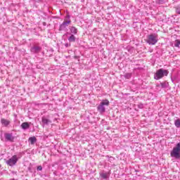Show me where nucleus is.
<instances>
[{"label": "nucleus", "instance_id": "f257e3e1", "mask_svg": "<svg viewBox=\"0 0 180 180\" xmlns=\"http://www.w3.org/2000/svg\"><path fill=\"white\" fill-rule=\"evenodd\" d=\"M168 74H169V71L167 70L162 68L159 69L154 75V79L158 81V79H161L162 78H164V77H168Z\"/></svg>", "mask_w": 180, "mask_h": 180}, {"label": "nucleus", "instance_id": "f03ea898", "mask_svg": "<svg viewBox=\"0 0 180 180\" xmlns=\"http://www.w3.org/2000/svg\"><path fill=\"white\" fill-rule=\"evenodd\" d=\"M170 155L172 158L180 160V142L173 148L172 150L170 152Z\"/></svg>", "mask_w": 180, "mask_h": 180}, {"label": "nucleus", "instance_id": "7ed1b4c3", "mask_svg": "<svg viewBox=\"0 0 180 180\" xmlns=\"http://www.w3.org/2000/svg\"><path fill=\"white\" fill-rule=\"evenodd\" d=\"M109 100H103L100 105L97 107V110L101 114L105 113V112H106V108L105 106H109Z\"/></svg>", "mask_w": 180, "mask_h": 180}, {"label": "nucleus", "instance_id": "20e7f679", "mask_svg": "<svg viewBox=\"0 0 180 180\" xmlns=\"http://www.w3.org/2000/svg\"><path fill=\"white\" fill-rule=\"evenodd\" d=\"M158 41V36L156 34H151L148 35V39L146 42L148 44H150L154 46V44H157Z\"/></svg>", "mask_w": 180, "mask_h": 180}, {"label": "nucleus", "instance_id": "39448f33", "mask_svg": "<svg viewBox=\"0 0 180 180\" xmlns=\"http://www.w3.org/2000/svg\"><path fill=\"white\" fill-rule=\"evenodd\" d=\"M7 165H9L10 167H13V165H16V162H18V158L16 155H13L11 158H10L6 162Z\"/></svg>", "mask_w": 180, "mask_h": 180}, {"label": "nucleus", "instance_id": "423d86ee", "mask_svg": "<svg viewBox=\"0 0 180 180\" xmlns=\"http://www.w3.org/2000/svg\"><path fill=\"white\" fill-rule=\"evenodd\" d=\"M5 141H10V143H13L15 141V136L12 133H6L4 134Z\"/></svg>", "mask_w": 180, "mask_h": 180}, {"label": "nucleus", "instance_id": "0eeeda50", "mask_svg": "<svg viewBox=\"0 0 180 180\" xmlns=\"http://www.w3.org/2000/svg\"><path fill=\"white\" fill-rule=\"evenodd\" d=\"M31 53H34V54H37L41 51V47L34 46L30 49Z\"/></svg>", "mask_w": 180, "mask_h": 180}, {"label": "nucleus", "instance_id": "6e6552de", "mask_svg": "<svg viewBox=\"0 0 180 180\" xmlns=\"http://www.w3.org/2000/svg\"><path fill=\"white\" fill-rule=\"evenodd\" d=\"M70 23H71V20L64 21L60 25L59 30H64V29H65V27H67V26H68V25H70Z\"/></svg>", "mask_w": 180, "mask_h": 180}, {"label": "nucleus", "instance_id": "1a4fd4ad", "mask_svg": "<svg viewBox=\"0 0 180 180\" xmlns=\"http://www.w3.org/2000/svg\"><path fill=\"white\" fill-rule=\"evenodd\" d=\"M21 128L23 130H27V129L30 128V124H29L28 122H23L21 124Z\"/></svg>", "mask_w": 180, "mask_h": 180}, {"label": "nucleus", "instance_id": "9d476101", "mask_svg": "<svg viewBox=\"0 0 180 180\" xmlns=\"http://www.w3.org/2000/svg\"><path fill=\"white\" fill-rule=\"evenodd\" d=\"M41 120H42L43 124H46V126H48V124H50V123H51V120L46 119L44 117H42Z\"/></svg>", "mask_w": 180, "mask_h": 180}, {"label": "nucleus", "instance_id": "9b49d317", "mask_svg": "<svg viewBox=\"0 0 180 180\" xmlns=\"http://www.w3.org/2000/svg\"><path fill=\"white\" fill-rule=\"evenodd\" d=\"M100 176L103 179H108V178L110 176V174L108 172H102L100 174Z\"/></svg>", "mask_w": 180, "mask_h": 180}, {"label": "nucleus", "instance_id": "f8f14e48", "mask_svg": "<svg viewBox=\"0 0 180 180\" xmlns=\"http://www.w3.org/2000/svg\"><path fill=\"white\" fill-rule=\"evenodd\" d=\"M1 124H3V126H9L11 122H9V120H5V119H1Z\"/></svg>", "mask_w": 180, "mask_h": 180}, {"label": "nucleus", "instance_id": "ddd939ff", "mask_svg": "<svg viewBox=\"0 0 180 180\" xmlns=\"http://www.w3.org/2000/svg\"><path fill=\"white\" fill-rule=\"evenodd\" d=\"M28 141H30V144H32V146L34 145V143H36L37 141V139L33 136V137H30L28 139Z\"/></svg>", "mask_w": 180, "mask_h": 180}, {"label": "nucleus", "instance_id": "4468645a", "mask_svg": "<svg viewBox=\"0 0 180 180\" xmlns=\"http://www.w3.org/2000/svg\"><path fill=\"white\" fill-rule=\"evenodd\" d=\"M70 32L71 33H72L73 34H77V33H78V30L77 28H75V27H72L70 28Z\"/></svg>", "mask_w": 180, "mask_h": 180}, {"label": "nucleus", "instance_id": "2eb2a0df", "mask_svg": "<svg viewBox=\"0 0 180 180\" xmlns=\"http://www.w3.org/2000/svg\"><path fill=\"white\" fill-rule=\"evenodd\" d=\"M75 36H74V34H72L69 38H68V41H70V43H74L75 41Z\"/></svg>", "mask_w": 180, "mask_h": 180}, {"label": "nucleus", "instance_id": "dca6fc26", "mask_svg": "<svg viewBox=\"0 0 180 180\" xmlns=\"http://www.w3.org/2000/svg\"><path fill=\"white\" fill-rule=\"evenodd\" d=\"M174 125L176 126V127L179 128L180 127V120H176L174 121Z\"/></svg>", "mask_w": 180, "mask_h": 180}, {"label": "nucleus", "instance_id": "f3484780", "mask_svg": "<svg viewBox=\"0 0 180 180\" xmlns=\"http://www.w3.org/2000/svg\"><path fill=\"white\" fill-rule=\"evenodd\" d=\"M174 46L178 47L179 49H180V40L179 39H176L175 41Z\"/></svg>", "mask_w": 180, "mask_h": 180}, {"label": "nucleus", "instance_id": "a211bd4d", "mask_svg": "<svg viewBox=\"0 0 180 180\" xmlns=\"http://www.w3.org/2000/svg\"><path fill=\"white\" fill-rule=\"evenodd\" d=\"M160 86L162 88H167V86H168V83L167 82L160 83Z\"/></svg>", "mask_w": 180, "mask_h": 180}, {"label": "nucleus", "instance_id": "6ab92c4d", "mask_svg": "<svg viewBox=\"0 0 180 180\" xmlns=\"http://www.w3.org/2000/svg\"><path fill=\"white\" fill-rule=\"evenodd\" d=\"M175 9H176V12L180 15V6H177L175 7Z\"/></svg>", "mask_w": 180, "mask_h": 180}, {"label": "nucleus", "instance_id": "aec40b11", "mask_svg": "<svg viewBox=\"0 0 180 180\" xmlns=\"http://www.w3.org/2000/svg\"><path fill=\"white\" fill-rule=\"evenodd\" d=\"M124 77L127 78V79H129V78L131 77V74L127 73L126 75H124Z\"/></svg>", "mask_w": 180, "mask_h": 180}, {"label": "nucleus", "instance_id": "412c9836", "mask_svg": "<svg viewBox=\"0 0 180 180\" xmlns=\"http://www.w3.org/2000/svg\"><path fill=\"white\" fill-rule=\"evenodd\" d=\"M37 171H42L43 170V167L41 165H39L37 168Z\"/></svg>", "mask_w": 180, "mask_h": 180}, {"label": "nucleus", "instance_id": "4be33fe9", "mask_svg": "<svg viewBox=\"0 0 180 180\" xmlns=\"http://www.w3.org/2000/svg\"><path fill=\"white\" fill-rule=\"evenodd\" d=\"M159 4H164V0H159Z\"/></svg>", "mask_w": 180, "mask_h": 180}, {"label": "nucleus", "instance_id": "5701e85b", "mask_svg": "<svg viewBox=\"0 0 180 180\" xmlns=\"http://www.w3.org/2000/svg\"><path fill=\"white\" fill-rule=\"evenodd\" d=\"M139 108L140 109H143V105H139Z\"/></svg>", "mask_w": 180, "mask_h": 180}, {"label": "nucleus", "instance_id": "b1692460", "mask_svg": "<svg viewBox=\"0 0 180 180\" xmlns=\"http://www.w3.org/2000/svg\"><path fill=\"white\" fill-rule=\"evenodd\" d=\"M65 47H68V44H65Z\"/></svg>", "mask_w": 180, "mask_h": 180}, {"label": "nucleus", "instance_id": "393cba45", "mask_svg": "<svg viewBox=\"0 0 180 180\" xmlns=\"http://www.w3.org/2000/svg\"><path fill=\"white\" fill-rule=\"evenodd\" d=\"M68 18H70V15H68Z\"/></svg>", "mask_w": 180, "mask_h": 180}, {"label": "nucleus", "instance_id": "a878e982", "mask_svg": "<svg viewBox=\"0 0 180 180\" xmlns=\"http://www.w3.org/2000/svg\"><path fill=\"white\" fill-rule=\"evenodd\" d=\"M1 165H0V168H1Z\"/></svg>", "mask_w": 180, "mask_h": 180}]
</instances>
